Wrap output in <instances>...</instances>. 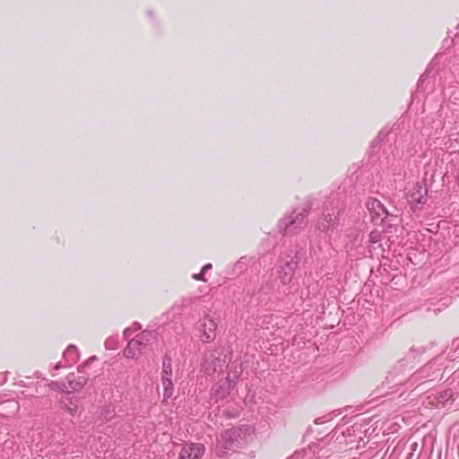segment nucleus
<instances>
[{
	"mask_svg": "<svg viewBox=\"0 0 459 459\" xmlns=\"http://www.w3.org/2000/svg\"><path fill=\"white\" fill-rule=\"evenodd\" d=\"M80 353L77 347L74 344H70L64 351L62 359L71 367L78 361Z\"/></svg>",
	"mask_w": 459,
	"mask_h": 459,
	"instance_id": "obj_12",
	"label": "nucleus"
},
{
	"mask_svg": "<svg viewBox=\"0 0 459 459\" xmlns=\"http://www.w3.org/2000/svg\"><path fill=\"white\" fill-rule=\"evenodd\" d=\"M5 404H7L14 412L19 411V408H20L19 403L15 401H13V400L6 401Z\"/></svg>",
	"mask_w": 459,
	"mask_h": 459,
	"instance_id": "obj_20",
	"label": "nucleus"
},
{
	"mask_svg": "<svg viewBox=\"0 0 459 459\" xmlns=\"http://www.w3.org/2000/svg\"><path fill=\"white\" fill-rule=\"evenodd\" d=\"M118 336L117 335H112L106 339L104 345L106 350L113 351L117 350L118 347Z\"/></svg>",
	"mask_w": 459,
	"mask_h": 459,
	"instance_id": "obj_16",
	"label": "nucleus"
},
{
	"mask_svg": "<svg viewBox=\"0 0 459 459\" xmlns=\"http://www.w3.org/2000/svg\"><path fill=\"white\" fill-rule=\"evenodd\" d=\"M8 371L0 373V386L6 383L8 379Z\"/></svg>",
	"mask_w": 459,
	"mask_h": 459,
	"instance_id": "obj_22",
	"label": "nucleus"
},
{
	"mask_svg": "<svg viewBox=\"0 0 459 459\" xmlns=\"http://www.w3.org/2000/svg\"><path fill=\"white\" fill-rule=\"evenodd\" d=\"M48 387L51 390H56V391L61 392L62 394H64L65 392H68L69 391V390L66 389L67 385H66V384L64 381H51L48 384Z\"/></svg>",
	"mask_w": 459,
	"mask_h": 459,
	"instance_id": "obj_17",
	"label": "nucleus"
},
{
	"mask_svg": "<svg viewBox=\"0 0 459 459\" xmlns=\"http://www.w3.org/2000/svg\"><path fill=\"white\" fill-rule=\"evenodd\" d=\"M339 212L335 209H330L323 214L317 222V230L322 232H327L334 230L339 223Z\"/></svg>",
	"mask_w": 459,
	"mask_h": 459,
	"instance_id": "obj_7",
	"label": "nucleus"
},
{
	"mask_svg": "<svg viewBox=\"0 0 459 459\" xmlns=\"http://www.w3.org/2000/svg\"><path fill=\"white\" fill-rule=\"evenodd\" d=\"M142 328V325L138 322H134L131 326L126 327L124 330V337L128 338L131 334H133L134 332L139 331Z\"/></svg>",
	"mask_w": 459,
	"mask_h": 459,
	"instance_id": "obj_19",
	"label": "nucleus"
},
{
	"mask_svg": "<svg viewBox=\"0 0 459 459\" xmlns=\"http://www.w3.org/2000/svg\"><path fill=\"white\" fill-rule=\"evenodd\" d=\"M204 453V446L201 444H188L183 446L179 459H201Z\"/></svg>",
	"mask_w": 459,
	"mask_h": 459,
	"instance_id": "obj_9",
	"label": "nucleus"
},
{
	"mask_svg": "<svg viewBox=\"0 0 459 459\" xmlns=\"http://www.w3.org/2000/svg\"><path fill=\"white\" fill-rule=\"evenodd\" d=\"M228 363L227 354L221 350H212L205 353L202 370L207 376H212L216 371L222 369Z\"/></svg>",
	"mask_w": 459,
	"mask_h": 459,
	"instance_id": "obj_4",
	"label": "nucleus"
},
{
	"mask_svg": "<svg viewBox=\"0 0 459 459\" xmlns=\"http://www.w3.org/2000/svg\"><path fill=\"white\" fill-rule=\"evenodd\" d=\"M200 337L203 342L209 343L214 341L217 335V324L209 315L202 317L197 324Z\"/></svg>",
	"mask_w": 459,
	"mask_h": 459,
	"instance_id": "obj_6",
	"label": "nucleus"
},
{
	"mask_svg": "<svg viewBox=\"0 0 459 459\" xmlns=\"http://www.w3.org/2000/svg\"><path fill=\"white\" fill-rule=\"evenodd\" d=\"M240 373L241 370L237 371L233 378L228 377L215 384L211 391V399L217 403L226 398L230 394V391L235 387L237 379L238 378Z\"/></svg>",
	"mask_w": 459,
	"mask_h": 459,
	"instance_id": "obj_5",
	"label": "nucleus"
},
{
	"mask_svg": "<svg viewBox=\"0 0 459 459\" xmlns=\"http://www.w3.org/2000/svg\"><path fill=\"white\" fill-rule=\"evenodd\" d=\"M60 408L66 411L71 416H74L78 411V401L71 391L65 392L59 399Z\"/></svg>",
	"mask_w": 459,
	"mask_h": 459,
	"instance_id": "obj_8",
	"label": "nucleus"
},
{
	"mask_svg": "<svg viewBox=\"0 0 459 459\" xmlns=\"http://www.w3.org/2000/svg\"><path fill=\"white\" fill-rule=\"evenodd\" d=\"M87 377L84 375H79L74 372L70 373L66 377L67 387L71 388L73 391H79L83 388L87 383Z\"/></svg>",
	"mask_w": 459,
	"mask_h": 459,
	"instance_id": "obj_11",
	"label": "nucleus"
},
{
	"mask_svg": "<svg viewBox=\"0 0 459 459\" xmlns=\"http://www.w3.org/2000/svg\"><path fill=\"white\" fill-rule=\"evenodd\" d=\"M155 340V332L144 330L128 342L124 350V355L126 358L134 359L140 355L142 349L152 344Z\"/></svg>",
	"mask_w": 459,
	"mask_h": 459,
	"instance_id": "obj_3",
	"label": "nucleus"
},
{
	"mask_svg": "<svg viewBox=\"0 0 459 459\" xmlns=\"http://www.w3.org/2000/svg\"><path fill=\"white\" fill-rule=\"evenodd\" d=\"M162 385L164 387V397L169 398L172 395L173 382L171 377H162Z\"/></svg>",
	"mask_w": 459,
	"mask_h": 459,
	"instance_id": "obj_14",
	"label": "nucleus"
},
{
	"mask_svg": "<svg viewBox=\"0 0 459 459\" xmlns=\"http://www.w3.org/2000/svg\"><path fill=\"white\" fill-rule=\"evenodd\" d=\"M377 232H371L370 234V239L373 241V242H377Z\"/></svg>",
	"mask_w": 459,
	"mask_h": 459,
	"instance_id": "obj_23",
	"label": "nucleus"
},
{
	"mask_svg": "<svg viewBox=\"0 0 459 459\" xmlns=\"http://www.w3.org/2000/svg\"><path fill=\"white\" fill-rule=\"evenodd\" d=\"M212 268V264H207L203 266L201 272L199 273L193 274V278L197 281H207V278L205 277L206 273Z\"/></svg>",
	"mask_w": 459,
	"mask_h": 459,
	"instance_id": "obj_18",
	"label": "nucleus"
},
{
	"mask_svg": "<svg viewBox=\"0 0 459 459\" xmlns=\"http://www.w3.org/2000/svg\"><path fill=\"white\" fill-rule=\"evenodd\" d=\"M296 266L297 261L290 260L278 271V276L283 284H288L291 281Z\"/></svg>",
	"mask_w": 459,
	"mask_h": 459,
	"instance_id": "obj_10",
	"label": "nucleus"
},
{
	"mask_svg": "<svg viewBox=\"0 0 459 459\" xmlns=\"http://www.w3.org/2000/svg\"><path fill=\"white\" fill-rule=\"evenodd\" d=\"M417 202H418V203H422L421 198H419V199L417 200Z\"/></svg>",
	"mask_w": 459,
	"mask_h": 459,
	"instance_id": "obj_25",
	"label": "nucleus"
},
{
	"mask_svg": "<svg viewBox=\"0 0 459 459\" xmlns=\"http://www.w3.org/2000/svg\"><path fill=\"white\" fill-rule=\"evenodd\" d=\"M162 377H172V359L168 355L162 360Z\"/></svg>",
	"mask_w": 459,
	"mask_h": 459,
	"instance_id": "obj_13",
	"label": "nucleus"
},
{
	"mask_svg": "<svg viewBox=\"0 0 459 459\" xmlns=\"http://www.w3.org/2000/svg\"><path fill=\"white\" fill-rule=\"evenodd\" d=\"M393 262H394V264H394V270H398V265L397 264H399V260H389V259L384 260V263L380 264L378 270L379 271L382 270L386 274L391 275V273H390L389 269H392ZM380 273H383L382 272H380Z\"/></svg>",
	"mask_w": 459,
	"mask_h": 459,
	"instance_id": "obj_15",
	"label": "nucleus"
},
{
	"mask_svg": "<svg viewBox=\"0 0 459 459\" xmlns=\"http://www.w3.org/2000/svg\"><path fill=\"white\" fill-rule=\"evenodd\" d=\"M423 352V348H411L406 356L397 361L392 370L388 372L383 383V386L393 390L392 392L398 391V387L400 386L403 387V391H407L414 386L441 379L444 366L440 363L439 358L429 361L411 374L408 378L405 377V372L411 359H414L417 355L422 354Z\"/></svg>",
	"mask_w": 459,
	"mask_h": 459,
	"instance_id": "obj_1",
	"label": "nucleus"
},
{
	"mask_svg": "<svg viewBox=\"0 0 459 459\" xmlns=\"http://www.w3.org/2000/svg\"><path fill=\"white\" fill-rule=\"evenodd\" d=\"M70 368L68 366L67 363L65 362V360L62 359V360H60L59 362H57L55 367H54V369L55 370H58V369H61V368Z\"/></svg>",
	"mask_w": 459,
	"mask_h": 459,
	"instance_id": "obj_21",
	"label": "nucleus"
},
{
	"mask_svg": "<svg viewBox=\"0 0 459 459\" xmlns=\"http://www.w3.org/2000/svg\"><path fill=\"white\" fill-rule=\"evenodd\" d=\"M96 359V357H91V358H90V359H88V362H89L90 360L94 361V359Z\"/></svg>",
	"mask_w": 459,
	"mask_h": 459,
	"instance_id": "obj_24",
	"label": "nucleus"
},
{
	"mask_svg": "<svg viewBox=\"0 0 459 459\" xmlns=\"http://www.w3.org/2000/svg\"><path fill=\"white\" fill-rule=\"evenodd\" d=\"M242 431L239 428H231L223 431L217 440L216 453L220 455H227L230 451L240 448L242 444Z\"/></svg>",
	"mask_w": 459,
	"mask_h": 459,
	"instance_id": "obj_2",
	"label": "nucleus"
}]
</instances>
